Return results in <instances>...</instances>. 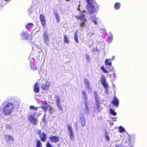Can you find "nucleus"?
Returning <instances> with one entry per match:
<instances>
[{
  "instance_id": "36",
  "label": "nucleus",
  "mask_w": 147,
  "mask_h": 147,
  "mask_svg": "<svg viewBox=\"0 0 147 147\" xmlns=\"http://www.w3.org/2000/svg\"><path fill=\"white\" fill-rule=\"evenodd\" d=\"M110 113L111 114L113 115H114V116L116 115L117 113H115L114 111L113 110L111 109H110Z\"/></svg>"
},
{
  "instance_id": "17",
  "label": "nucleus",
  "mask_w": 147,
  "mask_h": 147,
  "mask_svg": "<svg viewBox=\"0 0 147 147\" xmlns=\"http://www.w3.org/2000/svg\"><path fill=\"white\" fill-rule=\"evenodd\" d=\"M46 136V134L45 133L43 132L39 136L40 140L42 141L43 142L45 141L47 139Z\"/></svg>"
},
{
  "instance_id": "27",
  "label": "nucleus",
  "mask_w": 147,
  "mask_h": 147,
  "mask_svg": "<svg viewBox=\"0 0 147 147\" xmlns=\"http://www.w3.org/2000/svg\"><path fill=\"white\" fill-rule=\"evenodd\" d=\"M99 21V19L96 18L95 17H92V22L95 25L98 24V22Z\"/></svg>"
},
{
  "instance_id": "55",
  "label": "nucleus",
  "mask_w": 147,
  "mask_h": 147,
  "mask_svg": "<svg viewBox=\"0 0 147 147\" xmlns=\"http://www.w3.org/2000/svg\"><path fill=\"white\" fill-rule=\"evenodd\" d=\"M114 57H115L114 56H113V57L112 58V60L113 59H114Z\"/></svg>"
},
{
  "instance_id": "6",
  "label": "nucleus",
  "mask_w": 147,
  "mask_h": 147,
  "mask_svg": "<svg viewBox=\"0 0 147 147\" xmlns=\"http://www.w3.org/2000/svg\"><path fill=\"white\" fill-rule=\"evenodd\" d=\"M85 13V12H81L80 16L78 17L77 18V19L81 21V22L80 23V27L82 28L84 26L85 22L86 21V19L84 17L85 16L84 14Z\"/></svg>"
},
{
  "instance_id": "38",
  "label": "nucleus",
  "mask_w": 147,
  "mask_h": 147,
  "mask_svg": "<svg viewBox=\"0 0 147 147\" xmlns=\"http://www.w3.org/2000/svg\"><path fill=\"white\" fill-rule=\"evenodd\" d=\"M101 69L103 71L104 73H109V71H108L107 70H106V69H105L104 68V67H103V66H102V67H101Z\"/></svg>"
},
{
  "instance_id": "21",
  "label": "nucleus",
  "mask_w": 147,
  "mask_h": 147,
  "mask_svg": "<svg viewBox=\"0 0 147 147\" xmlns=\"http://www.w3.org/2000/svg\"><path fill=\"white\" fill-rule=\"evenodd\" d=\"M105 63L106 65L108 66L109 67H111V59H106L105 61Z\"/></svg>"
},
{
  "instance_id": "2",
  "label": "nucleus",
  "mask_w": 147,
  "mask_h": 147,
  "mask_svg": "<svg viewBox=\"0 0 147 147\" xmlns=\"http://www.w3.org/2000/svg\"><path fill=\"white\" fill-rule=\"evenodd\" d=\"M28 119L30 122L34 125H35L37 124L38 122V118L36 117V113L29 115H28Z\"/></svg>"
},
{
  "instance_id": "48",
  "label": "nucleus",
  "mask_w": 147,
  "mask_h": 147,
  "mask_svg": "<svg viewBox=\"0 0 147 147\" xmlns=\"http://www.w3.org/2000/svg\"><path fill=\"white\" fill-rule=\"evenodd\" d=\"M45 118L46 117H44L43 118V119H42V121H45Z\"/></svg>"
},
{
  "instance_id": "49",
  "label": "nucleus",
  "mask_w": 147,
  "mask_h": 147,
  "mask_svg": "<svg viewBox=\"0 0 147 147\" xmlns=\"http://www.w3.org/2000/svg\"><path fill=\"white\" fill-rule=\"evenodd\" d=\"M113 76H114V78L115 79H116V78L115 74V73H114L113 74Z\"/></svg>"
},
{
  "instance_id": "43",
  "label": "nucleus",
  "mask_w": 147,
  "mask_h": 147,
  "mask_svg": "<svg viewBox=\"0 0 147 147\" xmlns=\"http://www.w3.org/2000/svg\"><path fill=\"white\" fill-rule=\"evenodd\" d=\"M37 134L39 135V136H40L41 134H41V130H40V129H37Z\"/></svg>"
},
{
  "instance_id": "16",
  "label": "nucleus",
  "mask_w": 147,
  "mask_h": 147,
  "mask_svg": "<svg viewBox=\"0 0 147 147\" xmlns=\"http://www.w3.org/2000/svg\"><path fill=\"white\" fill-rule=\"evenodd\" d=\"M50 82H47L43 83L42 85V88L43 90H47L49 86Z\"/></svg>"
},
{
  "instance_id": "4",
  "label": "nucleus",
  "mask_w": 147,
  "mask_h": 147,
  "mask_svg": "<svg viewBox=\"0 0 147 147\" xmlns=\"http://www.w3.org/2000/svg\"><path fill=\"white\" fill-rule=\"evenodd\" d=\"M82 96L85 100V112L86 113H89V110L88 107V105L89 103L87 97L86 93L85 90H83L82 92Z\"/></svg>"
},
{
  "instance_id": "8",
  "label": "nucleus",
  "mask_w": 147,
  "mask_h": 147,
  "mask_svg": "<svg viewBox=\"0 0 147 147\" xmlns=\"http://www.w3.org/2000/svg\"><path fill=\"white\" fill-rule=\"evenodd\" d=\"M67 128L70 139L72 140L74 139V132L71 126L69 125H67Z\"/></svg>"
},
{
  "instance_id": "26",
  "label": "nucleus",
  "mask_w": 147,
  "mask_h": 147,
  "mask_svg": "<svg viewBox=\"0 0 147 147\" xmlns=\"http://www.w3.org/2000/svg\"><path fill=\"white\" fill-rule=\"evenodd\" d=\"M64 42L65 43L67 44H68L69 43V41L68 40V38L65 35L64 36Z\"/></svg>"
},
{
  "instance_id": "30",
  "label": "nucleus",
  "mask_w": 147,
  "mask_h": 147,
  "mask_svg": "<svg viewBox=\"0 0 147 147\" xmlns=\"http://www.w3.org/2000/svg\"><path fill=\"white\" fill-rule=\"evenodd\" d=\"M120 6V3H116L114 5V8L116 9H118Z\"/></svg>"
},
{
  "instance_id": "44",
  "label": "nucleus",
  "mask_w": 147,
  "mask_h": 147,
  "mask_svg": "<svg viewBox=\"0 0 147 147\" xmlns=\"http://www.w3.org/2000/svg\"><path fill=\"white\" fill-rule=\"evenodd\" d=\"M85 58L87 60V61L88 62L89 61V56L87 55H85Z\"/></svg>"
},
{
  "instance_id": "53",
  "label": "nucleus",
  "mask_w": 147,
  "mask_h": 147,
  "mask_svg": "<svg viewBox=\"0 0 147 147\" xmlns=\"http://www.w3.org/2000/svg\"><path fill=\"white\" fill-rule=\"evenodd\" d=\"M115 147H120V146L119 145H117Z\"/></svg>"
},
{
  "instance_id": "9",
  "label": "nucleus",
  "mask_w": 147,
  "mask_h": 147,
  "mask_svg": "<svg viewBox=\"0 0 147 147\" xmlns=\"http://www.w3.org/2000/svg\"><path fill=\"white\" fill-rule=\"evenodd\" d=\"M87 3L86 9L89 13L92 12V0H86Z\"/></svg>"
},
{
  "instance_id": "1",
  "label": "nucleus",
  "mask_w": 147,
  "mask_h": 147,
  "mask_svg": "<svg viewBox=\"0 0 147 147\" xmlns=\"http://www.w3.org/2000/svg\"><path fill=\"white\" fill-rule=\"evenodd\" d=\"M32 53L30 55V58L32 59V60H30V65L31 69L34 70L37 69V64L38 65L40 63V55H38L37 57H35V58L33 57L32 56Z\"/></svg>"
},
{
  "instance_id": "41",
  "label": "nucleus",
  "mask_w": 147,
  "mask_h": 147,
  "mask_svg": "<svg viewBox=\"0 0 147 147\" xmlns=\"http://www.w3.org/2000/svg\"><path fill=\"white\" fill-rule=\"evenodd\" d=\"M46 147H53L51 145V144L49 142H47L46 144Z\"/></svg>"
},
{
  "instance_id": "34",
  "label": "nucleus",
  "mask_w": 147,
  "mask_h": 147,
  "mask_svg": "<svg viewBox=\"0 0 147 147\" xmlns=\"http://www.w3.org/2000/svg\"><path fill=\"white\" fill-rule=\"evenodd\" d=\"M119 130V132L120 133L123 132L125 131V129L121 126H120L118 128Z\"/></svg>"
},
{
  "instance_id": "39",
  "label": "nucleus",
  "mask_w": 147,
  "mask_h": 147,
  "mask_svg": "<svg viewBox=\"0 0 147 147\" xmlns=\"http://www.w3.org/2000/svg\"><path fill=\"white\" fill-rule=\"evenodd\" d=\"M54 111V109L51 107H50L49 109V112L51 115L53 113V112Z\"/></svg>"
},
{
  "instance_id": "3",
  "label": "nucleus",
  "mask_w": 147,
  "mask_h": 147,
  "mask_svg": "<svg viewBox=\"0 0 147 147\" xmlns=\"http://www.w3.org/2000/svg\"><path fill=\"white\" fill-rule=\"evenodd\" d=\"M14 108L13 104L11 103H8L5 106L4 109V114H10L12 112V109Z\"/></svg>"
},
{
  "instance_id": "10",
  "label": "nucleus",
  "mask_w": 147,
  "mask_h": 147,
  "mask_svg": "<svg viewBox=\"0 0 147 147\" xmlns=\"http://www.w3.org/2000/svg\"><path fill=\"white\" fill-rule=\"evenodd\" d=\"M49 139L51 142L54 143H56L59 141V137L55 136H53L50 137Z\"/></svg>"
},
{
  "instance_id": "45",
  "label": "nucleus",
  "mask_w": 147,
  "mask_h": 147,
  "mask_svg": "<svg viewBox=\"0 0 147 147\" xmlns=\"http://www.w3.org/2000/svg\"><path fill=\"white\" fill-rule=\"evenodd\" d=\"M105 138L107 140H110V138L109 136L107 135V134L106 133L105 135Z\"/></svg>"
},
{
  "instance_id": "25",
  "label": "nucleus",
  "mask_w": 147,
  "mask_h": 147,
  "mask_svg": "<svg viewBox=\"0 0 147 147\" xmlns=\"http://www.w3.org/2000/svg\"><path fill=\"white\" fill-rule=\"evenodd\" d=\"M56 104L57 105H60L61 102V100L60 99L59 97L58 96H56Z\"/></svg>"
},
{
  "instance_id": "37",
  "label": "nucleus",
  "mask_w": 147,
  "mask_h": 147,
  "mask_svg": "<svg viewBox=\"0 0 147 147\" xmlns=\"http://www.w3.org/2000/svg\"><path fill=\"white\" fill-rule=\"evenodd\" d=\"M5 127L7 129H8L10 130L12 129L11 126L10 125H5Z\"/></svg>"
},
{
  "instance_id": "47",
  "label": "nucleus",
  "mask_w": 147,
  "mask_h": 147,
  "mask_svg": "<svg viewBox=\"0 0 147 147\" xmlns=\"http://www.w3.org/2000/svg\"><path fill=\"white\" fill-rule=\"evenodd\" d=\"M112 119L113 121H116L117 120L116 117H112Z\"/></svg>"
},
{
  "instance_id": "18",
  "label": "nucleus",
  "mask_w": 147,
  "mask_h": 147,
  "mask_svg": "<svg viewBox=\"0 0 147 147\" xmlns=\"http://www.w3.org/2000/svg\"><path fill=\"white\" fill-rule=\"evenodd\" d=\"M84 84L86 86L88 89V91L89 92H91V89L89 87V82L88 80L85 79L84 80Z\"/></svg>"
},
{
  "instance_id": "22",
  "label": "nucleus",
  "mask_w": 147,
  "mask_h": 147,
  "mask_svg": "<svg viewBox=\"0 0 147 147\" xmlns=\"http://www.w3.org/2000/svg\"><path fill=\"white\" fill-rule=\"evenodd\" d=\"M54 14L55 16L56 20L57 22H59L60 19V16H59L58 12L56 11H54Z\"/></svg>"
},
{
  "instance_id": "52",
  "label": "nucleus",
  "mask_w": 147,
  "mask_h": 147,
  "mask_svg": "<svg viewBox=\"0 0 147 147\" xmlns=\"http://www.w3.org/2000/svg\"><path fill=\"white\" fill-rule=\"evenodd\" d=\"M111 71H114V69L113 67H112V68L111 69Z\"/></svg>"
},
{
  "instance_id": "35",
  "label": "nucleus",
  "mask_w": 147,
  "mask_h": 147,
  "mask_svg": "<svg viewBox=\"0 0 147 147\" xmlns=\"http://www.w3.org/2000/svg\"><path fill=\"white\" fill-rule=\"evenodd\" d=\"M28 12L29 15L30 16H31L33 12V10L32 8H29L28 11Z\"/></svg>"
},
{
  "instance_id": "33",
  "label": "nucleus",
  "mask_w": 147,
  "mask_h": 147,
  "mask_svg": "<svg viewBox=\"0 0 147 147\" xmlns=\"http://www.w3.org/2000/svg\"><path fill=\"white\" fill-rule=\"evenodd\" d=\"M48 105H47L42 106L41 108L43 109L45 112H46L48 108Z\"/></svg>"
},
{
  "instance_id": "31",
  "label": "nucleus",
  "mask_w": 147,
  "mask_h": 147,
  "mask_svg": "<svg viewBox=\"0 0 147 147\" xmlns=\"http://www.w3.org/2000/svg\"><path fill=\"white\" fill-rule=\"evenodd\" d=\"M113 39V36L111 34H110L108 36V41H109V43L111 42Z\"/></svg>"
},
{
  "instance_id": "23",
  "label": "nucleus",
  "mask_w": 147,
  "mask_h": 147,
  "mask_svg": "<svg viewBox=\"0 0 147 147\" xmlns=\"http://www.w3.org/2000/svg\"><path fill=\"white\" fill-rule=\"evenodd\" d=\"M80 121L82 126H84L85 125V120L84 116H82L80 118Z\"/></svg>"
},
{
  "instance_id": "15",
  "label": "nucleus",
  "mask_w": 147,
  "mask_h": 147,
  "mask_svg": "<svg viewBox=\"0 0 147 147\" xmlns=\"http://www.w3.org/2000/svg\"><path fill=\"white\" fill-rule=\"evenodd\" d=\"M40 19L42 26H45L46 20L44 15L42 14H40Z\"/></svg>"
},
{
  "instance_id": "19",
  "label": "nucleus",
  "mask_w": 147,
  "mask_h": 147,
  "mask_svg": "<svg viewBox=\"0 0 147 147\" xmlns=\"http://www.w3.org/2000/svg\"><path fill=\"white\" fill-rule=\"evenodd\" d=\"M112 103L116 107H118V106L119 101L115 96L114 97V99L112 102Z\"/></svg>"
},
{
  "instance_id": "46",
  "label": "nucleus",
  "mask_w": 147,
  "mask_h": 147,
  "mask_svg": "<svg viewBox=\"0 0 147 147\" xmlns=\"http://www.w3.org/2000/svg\"><path fill=\"white\" fill-rule=\"evenodd\" d=\"M42 104H43V105H48L47 104V102L46 101H43L42 102Z\"/></svg>"
},
{
  "instance_id": "24",
  "label": "nucleus",
  "mask_w": 147,
  "mask_h": 147,
  "mask_svg": "<svg viewBox=\"0 0 147 147\" xmlns=\"http://www.w3.org/2000/svg\"><path fill=\"white\" fill-rule=\"evenodd\" d=\"M5 138H6V139L7 140V141L9 140H11L13 141L14 140V138L12 136H10V135H5Z\"/></svg>"
},
{
  "instance_id": "5",
  "label": "nucleus",
  "mask_w": 147,
  "mask_h": 147,
  "mask_svg": "<svg viewBox=\"0 0 147 147\" xmlns=\"http://www.w3.org/2000/svg\"><path fill=\"white\" fill-rule=\"evenodd\" d=\"M98 91H94V96L96 102V105L97 106V110L98 111L101 110L100 108V97L98 95Z\"/></svg>"
},
{
  "instance_id": "32",
  "label": "nucleus",
  "mask_w": 147,
  "mask_h": 147,
  "mask_svg": "<svg viewBox=\"0 0 147 147\" xmlns=\"http://www.w3.org/2000/svg\"><path fill=\"white\" fill-rule=\"evenodd\" d=\"M74 38L76 42L78 43L79 42L78 40V36L77 35V31L74 34Z\"/></svg>"
},
{
  "instance_id": "7",
  "label": "nucleus",
  "mask_w": 147,
  "mask_h": 147,
  "mask_svg": "<svg viewBox=\"0 0 147 147\" xmlns=\"http://www.w3.org/2000/svg\"><path fill=\"white\" fill-rule=\"evenodd\" d=\"M42 38L44 40V44L46 45L49 46L50 42L49 40V35L48 34L47 31H44Z\"/></svg>"
},
{
  "instance_id": "51",
  "label": "nucleus",
  "mask_w": 147,
  "mask_h": 147,
  "mask_svg": "<svg viewBox=\"0 0 147 147\" xmlns=\"http://www.w3.org/2000/svg\"><path fill=\"white\" fill-rule=\"evenodd\" d=\"M109 124L111 126L113 125L114 124L113 123H110Z\"/></svg>"
},
{
  "instance_id": "11",
  "label": "nucleus",
  "mask_w": 147,
  "mask_h": 147,
  "mask_svg": "<svg viewBox=\"0 0 147 147\" xmlns=\"http://www.w3.org/2000/svg\"><path fill=\"white\" fill-rule=\"evenodd\" d=\"M106 81V80L105 76L104 75H102L100 81L102 84L105 87L106 90H107V87L108 86V84Z\"/></svg>"
},
{
  "instance_id": "28",
  "label": "nucleus",
  "mask_w": 147,
  "mask_h": 147,
  "mask_svg": "<svg viewBox=\"0 0 147 147\" xmlns=\"http://www.w3.org/2000/svg\"><path fill=\"white\" fill-rule=\"evenodd\" d=\"M33 26L34 25L33 24L30 23L27 24L26 27L29 30L32 27H33Z\"/></svg>"
},
{
  "instance_id": "50",
  "label": "nucleus",
  "mask_w": 147,
  "mask_h": 147,
  "mask_svg": "<svg viewBox=\"0 0 147 147\" xmlns=\"http://www.w3.org/2000/svg\"><path fill=\"white\" fill-rule=\"evenodd\" d=\"M105 91L106 93H107L108 91V89L107 87V90H106L105 89Z\"/></svg>"
},
{
  "instance_id": "13",
  "label": "nucleus",
  "mask_w": 147,
  "mask_h": 147,
  "mask_svg": "<svg viewBox=\"0 0 147 147\" xmlns=\"http://www.w3.org/2000/svg\"><path fill=\"white\" fill-rule=\"evenodd\" d=\"M20 36L22 40H27L29 38V35L27 32L23 31L21 33Z\"/></svg>"
},
{
  "instance_id": "54",
  "label": "nucleus",
  "mask_w": 147,
  "mask_h": 147,
  "mask_svg": "<svg viewBox=\"0 0 147 147\" xmlns=\"http://www.w3.org/2000/svg\"><path fill=\"white\" fill-rule=\"evenodd\" d=\"M46 114L45 113L44 115V117H46Z\"/></svg>"
},
{
  "instance_id": "40",
  "label": "nucleus",
  "mask_w": 147,
  "mask_h": 147,
  "mask_svg": "<svg viewBox=\"0 0 147 147\" xmlns=\"http://www.w3.org/2000/svg\"><path fill=\"white\" fill-rule=\"evenodd\" d=\"M30 109H33L34 110H37V107H35L33 106H30Z\"/></svg>"
},
{
  "instance_id": "12",
  "label": "nucleus",
  "mask_w": 147,
  "mask_h": 147,
  "mask_svg": "<svg viewBox=\"0 0 147 147\" xmlns=\"http://www.w3.org/2000/svg\"><path fill=\"white\" fill-rule=\"evenodd\" d=\"M106 81V80L105 76L104 75H102L100 81L102 84L105 87L106 90H107V87L108 86V84Z\"/></svg>"
},
{
  "instance_id": "29",
  "label": "nucleus",
  "mask_w": 147,
  "mask_h": 147,
  "mask_svg": "<svg viewBox=\"0 0 147 147\" xmlns=\"http://www.w3.org/2000/svg\"><path fill=\"white\" fill-rule=\"evenodd\" d=\"M42 143L39 140H38L36 143V147H42Z\"/></svg>"
},
{
  "instance_id": "20",
  "label": "nucleus",
  "mask_w": 147,
  "mask_h": 147,
  "mask_svg": "<svg viewBox=\"0 0 147 147\" xmlns=\"http://www.w3.org/2000/svg\"><path fill=\"white\" fill-rule=\"evenodd\" d=\"M34 90L35 92L36 93H38L39 92V85L37 83H36L34 85Z\"/></svg>"
},
{
  "instance_id": "42",
  "label": "nucleus",
  "mask_w": 147,
  "mask_h": 147,
  "mask_svg": "<svg viewBox=\"0 0 147 147\" xmlns=\"http://www.w3.org/2000/svg\"><path fill=\"white\" fill-rule=\"evenodd\" d=\"M57 107H58V109L59 110L61 111L62 112L63 111V110L62 109V107H61V105H57Z\"/></svg>"
},
{
  "instance_id": "14",
  "label": "nucleus",
  "mask_w": 147,
  "mask_h": 147,
  "mask_svg": "<svg viewBox=\"0 0 147 147\" xmlns=\"http://www.w3.org/2000/svg\"><path fill=\"white\" fill-rule=\"evenodd\" d=\"M92 13L96 12L98 10V5L94 0H92Z\"/></svg>"
}]
</instances>
